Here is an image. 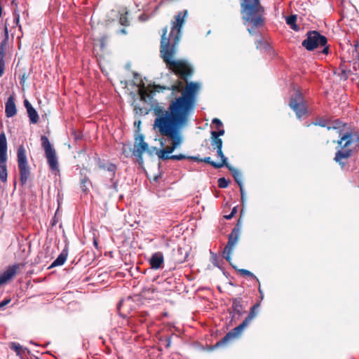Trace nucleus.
<instances>
[{
    "label": "nucleus",
    "instance_id": "nucleus-1",
    "mask_svg": "<svg viewBox=\"0 0 359 359\" xmlns=\"http://www.w3.org/2000/svg\"><path fill=\"white\" fill-rule=\"evenodd\" d=\"M200 88L198 83H188L181 95L170 100L167 108L156 101L151 104V110L155 116L153 129L161 136L160 145L164 147L166 142L170 143V146L157 152L160 159L181 161L188 158L184 154H171L183 142L182 131L187 127L190 116L194 111Z\"/></svg>",
    "mask_w": 359,
    "mask_h": 359
},
{
    "label": "nucleus",
    "instance_id": "nucleus-2",
    "mask_svg": "<svg viewBox=\"0 0 359 359\" xmlns=\"http://www.w3.org/2000/svg\"><path fill=\"white\" fill-rule=\"evenodd\" d=\"M188 12L187 10L180 12L172 22V27L169 37H166L168 28L163 30L161 41V56L170 70L179 76L182 79L187 81L194 73V68L187 60H176L175 55L177 51L178 44L182 37V29Z\"/></svg>",
    "mask_w": 359,
    "mask_h": 359
},
{
    "label": "nucleus",
    "instance_id": "nucleus-3",
    "mask_svg": "<svg viewBox=\"0 0 359 359\" xmlns=\"http://www.w3.org/2000/svg\"><path fill=\"white\" fill-rule=\"evenodd\" d=\"M241 13L244 25H252L248 29L250 34H255L254 28L262 27L264 22V8L260 0H241Z\"/></svg>",
    "mask_w": 359,
    "mask_h": 359
},
{
    "label": "nucleus",
    "instance_id": "nucleus-4",
    "mask_svg": "<svg viewBox=\"0 0 359 359\" xmlns=\"http://www.w3.org/2000/svg\"><path fill=\"white\" fill-rule=\"evenodd\" d=\"M338 130L340 138L337 141L338 150L335 154L334 160L338 163L341 168H344L346 165V162H344V160H346L353 156V153L356 152V150L353 147V134L350 132L341 133V128Z\"/></svg>",
    "mask_w": 359,
    "mask_h": 359
},
{
    "label": "nucleus",
    "instance_id": "nucleus-5",
    "mask_svg": "<svg viewBox=\"0 0 359 359\" xmlns=\"http://www.w3.org/2000/svg\"><path fill=\"white\" fill-rule=\"evenodd\" d=\"M259 306L260 303L259 302L252 306L250 308V313L248 317L245 318L243 323L240 324L238 326L232 329L230 332H229L220 341L216 343L215 346L220 347L222 346L227 345L232 340L238 338L243 333L245 328L248 327L250 323L257 316V311Z\"/></svg>",
    "mask_w": 359,
    "mask_h": 359
},
{
    "label": "nucleus",
    "instance_id": "nucleus-6",
    "mask_svg": "<svg viewBox=\"0 0 359 359\" xmlns=\"http://www.w3.org/2000/svg\"><path fill=\"white\" fill-rule=\"evenodd\" d=\"M242 229V220L239 219L237 224L232 229L231 232L228 236V242L223 250V257L225 259L231 263V255L233 250L238 243L240 239L241 233Z\"/></svg>",
    "mask_w": 359,
    "mask_h": 359
},
{
    "label": "nucleus",
    "instance_id": "nucleus-7",
    "mask_svg": "<svg viewBox=\"0 0 359 359\" xmlns=\"http://www.w3.org/2000/svg\"><path fill=\"white\" fill-rule=\"evenodd\" d=\"M289 106L298 119H301L307 113L306 102L302 93L299 90H295L291 95Z\"/></svg>",
    "mask_w": 359,
    "mask_h": 359
},
{
    "label": "nucleus",
    "instance_id": "nucleus-8",
    "mask_svg": "<svg viewBox=\"0 0 359 359\" xmlns=\"http://www.w3.org/2000/svg\"><path fill=\"white\" fill-rule=\"evenodd\" d=\"M41 140L50 170L54 172H59L58 161L55 149L46 136L42 135Z\"/></svg>",
    "mask_w": 359,
    "mask_h": 359
},
{
    "label": "nucleus",
    "instance_id": "nucleus-9",
    "mask_svg": "<svg viewBox=\"0 0 359 359\" xmlns=\"http://www.w3.org/2000/svg\"><path fill=\"white\" fill-rule=\"evenodd\" d=\"M306 39L302 41V46L307 50H313L318 46H325L327 42V38L317 31L307 33Z\"/></svg>",
    "mask_w": 359,
    "mask_h": 359
},
{
    "label": "nucleus",
    "instance_id": "nucleus-10",
    "mask_svg": "<svg viewBox=\"0 0 359 359\" xmlns=\"http://www.w3.org/2000/svg\"><path fill=\"white\" fill-rule=\"evenodd\" d=\"M7 142L4 133L0 134V179L2 182L7 180Z\"/></svg>",
    "mask_w": 359,
    "mask_h": 359
},
{
    "label": "nucleus",
    "instance_id": "nucleus-11",
    "mask_svg": "<svg viewBox=\"0 0 359 359\" xmlns=\"http://www.w3.org/2000/svg\"><path fill=\"white\" fill-rule=\"evenodd\" d=\"M20 264L9 266L6 271L0 274V286L6 284L12 280L15 276L19 272Z\"/></svg>",
    "mask_w": 359,
    "mask_h": 359
},
{
    "label": "nucleus",
    "instance_id": "nucleus-12",
    "mask_svg": "<svg viewBox=\"0 0 359 359\" xmlns=\"http://www.w3.org/2000/svg\"><path fill=\"white\" fill-rule=\"evenodd\" d=\"M146 150H148V144L144 142V135L140 134L135 137L133 154L143 155Z\"/></svg>",
    "mask_w": 359,
    "mask_h": 359
},
{
    "label": "nucleus",
    "instance_id": "nucleus-13",
    "mask_svg": "<svg viewBox=\"0 0 359 359\" xmlns=\"http://www.w3.org/2000/svg\"><path fill=\"white\" fill-rule=\"evenodd\" d=\"M17 109L15 103V99L13 95H10L8 98L6 106H5V113L7 117H13L16 114Z\"/></svg>",
    "mask_w": 359,
    "mask_h": 359
},
{
    "label": "nucleus",
    "instance_id": "nucleus-14",
    "mask_svg": "<svg viewBox=\"0 0 359 359\" xmlns=\"http://www.w3.org/2000/svg\"><path fill=\"white\" fill-rule=\"evenodd\" d=\"M24 107L27 109V112L31 123H36L39 121V115L36 109L32 107L29 102L24 100Z\"/></svg>",
    "mask_w": 359,
    "mask_h": 359
},
{
    "label": "nucleus",
    "instance_id": "nucleus-15",
    "mask_svg": "<svg viewBox=\"0 0 359 359\" xmlns=\"http://www.w3.org/2000/svg\"><path fill=\"white\" fill-rule=\"evenodd\" d=\"M138 94L141 100L144 102H151L153 99L152 95L149 93V89L145 87L144 83L138 85Z\"/></svg>",
    "mask_w": 359,
    "mask_h": 359
},
{
    "label": "nucleus",
    "instance_id": "nucleus-16",
    "mask_svg": "<svg viewBox=\"0 0 359 359\" xmlns=\"http://www.w3.org/2000/svg\"><path fill=\"white\" fill-rule=\"evenodd\" d=\"M164 258L163 254L160 252H158L152 255L149 260V263L152 269H158L161 267Z\"/></svg>",
    "mask_w": 359,
    "mask_h": 359
},
{
    "label": "nucleus",
    "instance_id": "nucleus-17",
    "mask_svg": "<svg viewBox=\"0 0 359 359\" xmlns=\"http://www.w3.org/2000/svg\"><path fill=\"white\" fill-rule=\"evenodd\" d=\"M226 168L231 172L236 182L239 187L243 186L242 172L231 165H226Z\"/></svg>",
    "mask_w": 359,
    "mask_h": 359
},
{
    "label": "nucleus",
    "instance_id": "nucleus-18",
    "mask_svg": "<svg viewBox=\"0 0 359 359\" xmlns=\"http://www.w3.org/2000/svg\"><path fill=\"white\" fill-rule=\"evenodd\" d=\"M67 250L64 249L62 251V252L58 255V257L50 264V268L63 265L67 259Z\"/></svg>",
    "mask_w": 359,
    "mask_h": 359
},
{
    "label": "nucleus",
    "instance_id": "nucleus-19",
    "mask_svg": "<svg viewBox=\"0 0 359 359\" xmlns=\"http://www.w3.org/2000/svg\"><path fill=\"white\" fill-rule=\"evenodd\" d=\"M18 163L19 170V184L22 185V145L18 149Z\"/></svg>",
    "mask_w": 359,
    "mask_h": 359
},
{
    "label": "nucleus",
    "instance_id": "nucleus-20",
    "mask_svg": "<svg viewBox=\"0 0 359 359\" xmlns=\"http://www.w3.org/2000/svg\"><path fill=\"white\" fill-rule=\"evenodd\" d=\"M189 255V251L187 249L179 248L177 253L175 256V261L179 263H182L186 261Z\"/></svg>",
    "mask_w": 359,
    "mask_h": 359
},
{
    "label": "nucleus",
    "instance_id": "nucleus-21",
    "mask_svg": "<svg viewBox=\"0 0 359 359\" xmlns=\"http://www.w3.org/2000/svg\"><path fill=\"white\" fill-rule=\"evenodd\" d=\"M311 124H313L314 126H321V127H327V129L328 130H339V128H341V126L339 125V123L338 121L335 122L332 126H327L326 125L325 121H323V120L319 121H316V122H313Z\"/></svg>",
    "mask_w": 359,
    "mask_h": 359
},
{
    "label": "nucleus",
    "instance_id": "nucleus-22",
    "mask_svg": "<svg viewBox=\"0 0 359 359\" xmlns=\"http://www.w3.org/2000/svg\"><path fill=\"white\" fill-rule=\"evenodd\" d=\"M255 45H256V48L257 50H259L260 51H268L270 49L269 44L266 41H265L261 39H257L255 41Z\"/></svg>",
    "mask_w": 359,
    "mask_h": 359
},
{
    "label": "nucleus",
    "instance_id": "nucleus-23",
    "mask_svg": "<svg viewBox=\"0 0 359 359\" xmlns=\"http://www.w3.org/2000/svg\"><path fill=\"white\" fill-rule=\"evenodd\" d=\"M100 167L104 170H107L110 173L111 177H114L116 170V166L113 163H103L100 165Z\"/></svg>",
    "mask_w": 359,
    "mask_h": 359
},
{
    "label": "nucleus",
    "instance_id": "nucleus-24",
    "mask_svg": "<svg viewBox=\"0 0 359 359\" xmlns=\"http://www.w3.org/2000/svg\"><path fill=\"white\" fill-rule=\"evenodd\" d=\"M297 15H291L286 18V22L291 28L295 31L299 30L298 26L296 25Z\"/></svg>",
    "mask_w": 359,
    "mask_h": 359
},
{
    "label": "nucleus",
    "instance_id": "nucleus-25",
    "mask_svg": "<svg viewBox=\"0 0 359 359\" xmlns=\"http://www.w3.org/2000/svg\"><path fill=\"white\" fill-rule=\"evenodd\" d=\"M210 143L214 149L222 148L223 142L220 137H215L211 135Z\"/></svg>",
    "mask_w": 359,
    "mask_h": 359
},
{
    "label": "nucleus",
    "instance_id": "nucleus-26",
    "mask_svg": "<svg viewBox=\"0 0 359 359\" xmlns=\"http://www.w3.org/2000/svg\"><path fill=\"white\" fill-rule=\"evenodd\" d=\"M233 267L237 270V271L242 276H249V277H251L254 279H255L257 282H259L258 278L254 274L252 273L251 271L247 270V269H237L236 266H233Z\"/></svg>",
    "mask_w": 359,
    "mask_h": 359
},
{
    "label": "nucleus",
    "instance_id": "nucleus-27",
    "mask_svg": "<svg viewBox=\"0 0 359 359\" xmlns=\"http://www.w3.org/2000/svg\"><path fill=\"white\" fill-rule=\"evenodd\" d=\"M217 156L221 158V162H218L219 164H222V167L223 166H225L226 168V165H230L229 163H228L227 162V158L224 156L223 151H222V148H219V149H217Z\"/></svg>",
    "mask_w": 359,
    "mask_h": 359
},
{
    "label": "nucleus",
    "instance_id": "nucleus-28",
    "mask_svg": "<svg viewBox=\"0 0 359 359\" xmlns=\"http://www.w3.org/2000/svg\"><path fill=\"white\" fill-rule=\"evenodd\" d=\"M232 307L234 312L237 313L238 315L241 314L242 304L240 299H234L233 300Z\"/></svg>",
    "mask_w": 359,
    "mask_h": 359
},
{
    "label": "nucleus",
    "instance_id": "nucleus-29",
    "mask_svg": "<svg viewBox=\"0 0 359 359\" xmlns=\"http://www.w3.org/2000/svg\"><path fill=\"white\" fill-rule=\"evenodd\" d=\"M200 161L208 163L215 168H222V164H219L218 162L212 161L210 157H205L204 158L201 159Z\"/></svg>",
    "mask_w": 359,
    "mask_h": 359
},
{
    "label": "nucleus",
    "instance_id": "nucleus-30",
    "mask_svg": "<svg viewBox=\"0 0 359 359\" xmlns=\"http://www.w3.org/2000/svg\"><path fill=\"white\" fill-rule=\"evenodd\" d=\"M9 347L13 350L14 351L16 352L17 355H20V352L22 349V347L20 344H17L15 342H11L9 344Z\"/></svg>",
    "mask_w": 359,
    "mask_h": 359
},
{
    "label": "nucleus",
    "instance_id": "nucleus-31",
    "mask_svg": "<svg viewBox=\"0 0 359 359\" xmlns=\"http://www.w3.org/2000/svg\"><path fill=\"white\" fill-rule=\"evenodd\" d=\"M134 110L135 111V113L139 115H147L149 113V110L147 109L137 106H135Z\"/></svg>",
    "mask_w": 359,
    "mask_h": 359
},
{
    "label": "nucleus",
    "instance_id": "nucleus-32",
    "mask_svg": "<svg viewBox=\"0 0 359 359\" xmlns=\"http://www.w3.org/2000/svg\"><path fill=\"white\" fill-rule=\"evenodd\" d=\"M127 12L124 14H121L119 18V22L121 25L128 26L129 25V22L127 18Z\"/></svg>",
    "mask_w": 359,
    "mask_h": 359
},
{
    "label": "nucleus",
    "instance_id": "nucleus-33",
    "mask_svg": "<svg viewBox=\"0 0 359 359\" xmlns=\"http://www.w3.org/2000/svg\"><path fill=\"white\" fill-rule=\"evenodd\" d=\"M229 185V181L226 180L224 177H221L218 180V186L219 188L224 189L226 188Z\"/></svg>",
    "mask_w": 359,
    "mask_h": 359
},
{
    "label": "nucleus",
    "instance_id": "nucleus-34",
    "mask_svg": "<svg viewBox=\"0 0 359 359\" xmlns=\"http://www.w3.org/2000/svg\"><path fill=\"white\" fill-rule=\"evenodd\" d=\"M6 41H3L0 45V60H4L6 50Z\"/></svg>",
    "mask_w": 359,
    "mask_h": 359
},
{
    "label": "nucleus",
    "instance_id": "nucleus-35",
    "mask_svg": "<svg viewBox=\"0 0 359 359\" xmlns=\"http://www.w3.org/2000/svg\"><path fill=\"white\" fill-rule=\"evenodd\" d=\"M240 187V192H241V203L243 205L247 200L246 193L244 190L243 186L239 187Z\"/></svg>",
    "mask_w": 359,
    "mask_h": 359
},
{
    "label": "nucleus",
    "instance_id": "nucleus-36",
    "mask_svg": "<svg viewBox=\"0 0 359 359\" xmlns=\"http://www.w3.org/2000/svg\"><path fill=\"white\" fill-rule=\"evenodd\" d=\"M224 133H225V131H224V129H219L217 131H215V130L212 131L211 132V135L214 136L215 137H219L220 136L224 135Z\"/></svg>",
    "mask_w": 359,
    "mask_h": 359
},
{
    "label": "nucleus",
    "instance_id": "nucleus-37",
    "mask_svg": "<svg viewBox=\"0 0 359 359\" xmlns=\"http://www.w3.org/2000/svg\"><path fill=\"white\" fill-rule=\"evenodd\" d=\"M353 142H354V148L355 149L356 151L359 150V134L355 135L353 134Z\"/></svg>",
    "mask_w": 359,
    "mask_h": 359
},
{
    "label": "nucleus",
    "instance_id": "nucleus-38",
    "mask_svg": "<svg viewBox=\"0 0 359 359\" xmlns=\"http://www.w3.org/2000/svg\"><path fill=\"white\" fill-rule=\"evenodd\" d=\"M72 135L74 136L75 140H79L82 137V135L80 132L74 131L72 133Z\"/></svg>",
    "mask_w": 359,
    "mask_h": 359
},
{
    "label": "nucleus",
    "instance_id": "nucleus-39",
    "mask_svg": "<svg viewBox=\"0 0 359 359\" xmlns=\"http://www.w3.org/2000/svg\"><path fill=\"white\" fill-rule=\"evenodd\" d=\"M212 123L213 124H215L217 127H220V126H222V121L219 118H213L212 121Z\"/></svg>",
    "mask_w": 359,
    "mask_h": 359
},
{
    "label": "nucleus",
    "instance_id": "nucleus-40",
    "mask_svg": "<svg viewBox=\"0 0 359 359\" xmlns=\"http://www.w3.org/2000/svg\"><path fill=\"white\" fill-rule=\"evenodd\" d=\"M133 154L137 158V161L140 165H142L144 163L143 157H142L143 155L139 156L137 154Z\"/></svg>",
    "mask_w": 359,
    "mask_h": 359
},
{
    "label": "nucleus",
    "instance_id": "nucleus-41",
    "mask_svg": "<svg viewBox=\"0 0 359 359\" xmlns=\"http://www.w3.org/2000/svg\"><path fill=\"white\" fill-rule=\"evenodd\" d=\"M4 66H5V64H4V60H0V77L3 75L4 74Z\"/></svg>",
    "mask_w": 359,
    "mask_h": 359
},
{
    "label": "nucleus",
    "instance_id": "nucleus-42",
    "mask_svg": "<svg viewBox=\"0 0 359 359\" xmlns=\"http://www.w3.org/2000/svg\"><path fill=\"white\" fill-rule=\"evenodd\" d=\"M11 299H6L0 302V309L4 308L6 305H7L8 303H10Z\"/></svg>",
    "mask_w": 359,
    "mask_h": 359
},
{
    "label": "nucleus",
    "instance_id": "nucleus-43",
    "mask_svg": "<svg viewBox=\"0 0 359 359\" xmlns=\"http://www.w3.org/2000/svg\"><path fill=\"white\" fill-rule=\"evenodd\" d=\"M165 89H167V88L165 86H156L155 87V90L157 92H163ZM168 89H169V88H168Z\"/></svg>",
    "mask_w": 359,
    "mask_h": 359
},
{
    "label": "nucleus",
    "instance_id": "nucleus-44",
    "mask_svg": "<svg viewBox=\"0 0 359 359\" xmlns=\"http://www.w3.org/2000/svg\"><path fill=\"white\" fill-rule=\"evenodd\" d=\"M25 164H26V158H25V156H24V171H23V173H24V182L25 181V179L27 177V172H28L27 169H26Z\"/></svg>",
    "mask_w": 359,
    "mask_h": 359
},
{
    "label": "nucleus",
    "instance_id": "nucleus-45",
    "mask_svg": "<svg viewBox=\"0 0 359 359\" xmlns=\"http://www.w3.org/2000/svg\"><path fill=\"white\" fill-rule=\"evenodd\" d=\"M158 151L159 150H158L157 148L155 147H153L151 149L148 148V150H146V151L148 152L150 155H151L154 151H156V153H157Z\"/></svg>",
    "mask_w": 359,
    "mask_h": 359
},
{
    "label": "nucleus",
    "instance_id": "nucleus-46",
    "mask_svg": "<svg viewBox=\"0 0 359 359\" xmlns=\"http://www.w3.org/2000/svg\"><path fill=\"white\" fill-rule=\"evenodd\" d=\"M165 348H168L170 346H171V338L170 337H167L165 339Z\"/></svg>",
    "mask_w": 359,
    "mask_h": 359
},
{
    "label": "nucleus",
    "instance_id": "nucleus-47",
    "mask_svg": "<svg viewBox=\"0 0 359 359\" xmlns=\"http://www.w3.org/2000/svg\"><path fill=\"white\" fill-rule=\"evenodd\" d=\"M258 291H259V293L260 294L261 299H264V292H263V290L261 288L260 285H259Z\"/></svg>",
    "mask_w": 359,
    "mask_h": 359
},
{
    "label": "nucleus",
    "instance_id": "nucleus-48",
    "mask_svg": "<svg viewBox=\"0 0 359 359\" xmlns=\"http://www.w3.org/2000/svg\"><path fill=\"white\" fill-rule=\"evenodd\" d=\"M15 21H16V24L19 26V29L20 30H21V25H18L19 22H20V15H18L15 18Z\"/></svg>",
    "mask_w": 359,
    "mask_h": 359
},
{
    "label": "nucleus",
    "instance_id": "nucleus-49",
    "mask_svg": "<svg viewBox=\"0 0 359 359\" xmlns=\"http://www.w3.org/2000/svg\"><path fill=\"white\" fill-rule=\"evenodd\" d=\"M135 126L140 128V126L141 125V121H135L134 123Z\"/></svg>",
    "mask_w": 359,
    "mask_h": 359
},
{
    "label": "nucleus",
    "instance_id": "nucleus-50",
    "mask_svg": "<svg viewBox=\"0 0 359 359\" xmlns=\"http://www.w3.org/2000/svg\"><path fill=\"white\" fill-rule=\"evenodd\" d=\"M187 158L188 159H192V160H194V161H200V160H201L198 157H196V156H188Z\"/></svg>",
    "mask_w": 359,
    "mask_h": 359
},
{
    "label": "nucleus",
    "instance_id": "nucleus-51",
    "mask_svg": "<svg viewBox=\"0 0 359 359\" xmlns=\"http://www.w3.org/2000/svg\"><path fill=\"white\" fill-rule=\"evenodd\" d=\"M328 50H329V48L327 46H325L323 50V53L324 54H327L328 53Z\"/></svg>",
    "mask_w": 359,
    "mask_h": 359
},
{
    "label": "nucleus",
    "instance_id": "nucleus-52",
    "mask_svg": "<svg viewBox=\"0 0 359 359\" xmlns=\"http://www.w3.org/2000/svg\"><path fill=\"white\" fill-rule=\"evenodd\" d=\"M231 213L233 215H235L237 213V207H234V208L232 209V210H231Z\"/></svg>",
    "mask_w": 359,
    "mask_h": 359
},
{
    "label": "nucleus",
    "instance_id": "nucleus-53",
    "mask_svg": "<svg viewBox=\"0 0 359 359\" xmlns=\"http://www.w3.org/2000/svg\"><path fill=\"white\" fill-rule=\"evenodd\" d=\"M234 215H233L231 213H230L228 215H225L224 217L226 219H231Z\"/></svg>",
    "mask_w": 359,
    "mask_h": 359
},
{
    "label": "nucleus",
    "instance_id": "nucleus-54",
    "mask_svg": "<svg viewBox=\"0 0 359 359\" xmlns=\"http://www.w3.org/2000/svg\"><path fill=\"white\" fill-rule=\"evenodd\" d=\"M18 80L20 85H22V76L19 75L18 76Z\"/></svg>",
    "mask_w": 359,
    "mask_h": 359
},
{
    "label": "nucleus",
    "instance_id": "nucleus-55",
    "mask_svg": "<svg viewBox=\"0 0 359 359\" xmlns=\"http://www.w3.org/2000/svg\"><path fill=\"white\" fill-rule=\"evenodd\" d=\"M119 32L121 34H126V29L123 28V29L119 30Z\"/></svg>",
    "mask_w": 359,
    "mask_h": 359
},
{
    "label": "nucleus",
    "instance_id": "nucleus-56",
    "mask_svg": "<svg viewBox=\"0 0 359 359\" xmlns=\"http://www.w3.org/2000/svg\"><path fill=\"white\" fill-rule=\"evenodd\" d=\"M172 89L173 90H179V87H178V86H175V85H172Z\"/></svg>",
    "mask_w": 359,
    "mask_h": 359
},
{
    "label": "nucleus",
    "instance_id": "nucleus-57",
    "mask_svg": "<svg viewBox=\"0 0 359 359\" xmlns=\"http://www.w3.org/2000/svg\"><path fill=\"white\" fill-rule=\"evenodd\" d=\"M18 39H19V47H20L21 43H20V37H18Z\"/></svg>",
    "mask_w": 359,
    "mask_h": 359
},
{
    "label": "nucleus",
    "instance_id": "nucleus-58",
    "mask_svg": "<svg viewBox=\"0 0 359 359\" xmlns=\"http://www.w3.org/2000/svg\"><path fill=\"white\" fill-rule=\"evenodd\" d=\"M137 74H135V78L137 79Z\"/></svg>",
    "mask_w": 359,
    "mask_h": 359
},
{
    "label": "nucleus",
    "instance_id": "nucleus-59",
    "mask_svg": "<svg viewBox=\"0 0 359 359\" xmlns=\"http://www.w3.org/2000/svg\"><path fill=\"white\" fill-rule=\"evenodd\" d=\"M94 244H95V245H97V242H96L95 241H94Z\"/></svg>",
    "mask_w": 359,
    "mask_h": 359
},
{
    "label": "nucleus",
    "instance_id": "nucleus-60",
    "mask_svg": "<svg viewBox=\"0 0 359 359\" xmlns=\"http://www.w3.org/2000/svg\"><path fill=\"white\" fill-rule=\"evenodd\" d=\"M34 359H39V358H34Z\"/></svg>",
    "mask_w": 359,
    "mask_h": 359
}]
</instances>
